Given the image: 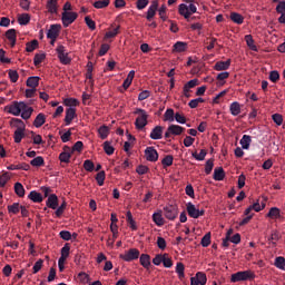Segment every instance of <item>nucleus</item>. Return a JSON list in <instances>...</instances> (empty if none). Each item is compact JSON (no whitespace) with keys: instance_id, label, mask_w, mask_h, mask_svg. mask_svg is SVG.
<instances>
[{"instance_id":"obj_1","label":"nucleus","mask_w":285,"mask_h":285,"mask_svg":"<svg viewBox=\"0 0 285 285\" xmlns=\"http://www.w3.org/2000/svg\"><path fill=\"white\" fill-rule=\"evenodd\" d=\"M11 124L16 128V131L13 134L14 142L21 144V140L23 139V137H26V124L19 118H13L11 120Z\"/></svg>"},{"instance_id":"obj_2","label":"nucleus","mask_w":285,"mask_h":285,"mask_svg":"<svg viewBox=\"0 0 285 285\" xmlns=\"http://www.w3.org/2000/svg\"><path fill=\"white\" fill-rule=\"evenodd\" d=\"M183 1L189 4H185V3L179 4V14H183V17L187 19V21H190V16L197 12V7L193 3L195 0H183Z\"/></svg>"},{"instance_id":"obj_3","label":"nucleus","mask_w":285,"mask_h":285,"mask_svg":"<svg viewBox=\"0 0 285 285\" xmlns=\"http://www.w3.org/2000/svg\"><path fill=\"white\" fill-rule=\"evenodd\" d=\"M135 115H139L136 118V122H135L137 130H144V128L148 126V114L146 112V110L137 108L135 111Z\"/></svg>"},{"instance_id":"obj_4","label":"nucleus","mask_w":285,"mask_h":285,"mask_svg":"<svg viewBox=\"0 0 285 285\" xmlns=\"http://www.w3.org/2000/svg\"><path fill=\"white\" fill-rule=\"evenodd\" d=\"M248 279H255V274L252 271H243L232 274V284H237V282H248Z\"/></svg>"},{"instance_id":"obj_5","label":"nucleus","mask_w":285,"mask_h":285,"mask_svg":"<svg viewBox=\"0 0 285 285\" xmlns=\"http://www.w3.org/2000/svg\"><path fill=\"white\" fill-rule=\"evenodd\" d=\"M186 210L193 219H199V217H204L206 213V210L199 209V207L195 206L191 202L186 204Z\"/></svg>"},{"instance_id":"obj_6","label":"nucleus","mask_w":285,"mask_h":285,"mask_svg":"<svg viewBox=\"0 0 285 285\" xmlns=\"http://www.w3.org/2000/svg\"><path fill=\"white\" fill-rule=\"evenodd\" d=\"M56 52L58 55V59L62 66H69L71 63L72 59L68 57V51H66V47L63 45H59L56 48Z\"/></svg>"},{"instance_id":"obj_7","label":"nucleus","mask_w":285,"mask_h":285,"mask_svg":"<svg viewBox=\"0 0 285 285\" xmlns=\"http://www.w3.org/2000/svg\"><path fill=\"white\" fill-rule=\"evenodd\" d=\"M78 17H79V14L77 12L63 11L62 16H61V21H62L63 28H68V26H72V23H75V21H77Z\"/></svg>"},{"instance_id":"obj_8","label":"nucleus","mask_w":285,"mask_h":285,"mask_svg":"<svg viewBox=\"0 0 285 285\" xmlns=\"http://www.w3.org/2000/svg\"><path fill=\"white\" fill-rule=\"evenodd\" d=\"M139 249L130 248L129 250L125 252V254H120L119 258L124 259V262H135V259H139Z\"/></svg>"},{"instance_id":"obj_9","label":"nucleus","mask_w":285,"mask_h":285,"mask_svg":"<svg viewBox=\"0 0 285 285\" xmlns=\"http://www.w3.org/2000/svg\"><path fill=\"white\" fill-rule=\"evenodd\" d=\"M26 108V102L21 101V102H17L14 101L10 107L8 112H10V115H13L14 117H19V115H21V110H24Z\"/></svg>"},{"instance_id":"obj_10","label":"nucleus","mask_w":285,"mask_h":285,"mask_svg":"<svg viewBox=\"0 0 285 285\" xmlns=\"http://www.w3.org/2000/svg\"><path fill=\"white\" fill-rule=\"evenodd\" d=\"M208 278L203 272L196 273L194 277L190 278V285H206Z\"/></svg>"},{"instance_id":"obj_11","label":"nucleus","mask_w":285,"mask_h":285,"mask_svg":"<svg viewBox=\"0 0 285 285\" xmlns=\"http://www.w3.org/2000/svg\"><path fill=\"white\" fill-rule=\"evenodd\" d=\"M164 215L167 219H175L178 215L176 205H168L164 207Z\"/></svg>"},{"instance_id":"obj_12","label":"nucleus","mask_w":285,"mask_h":285,"mask_svg":"<svg viewBox=\"0 0 285 285\" xmlns=\"http://www.w3.org/2000/svg\"><path fill=\"white\" fill-rule=\"evenodd\" d=\"M145 157L147 161H157L159 159V154L155 147H147L145 150Z\"/></svg>"},{"instance_id":"obj_13","label":"nucleus","mask_w":285,"mask_h":285,"mask_svg":"<svg viewBox=\"0 0 285 285\" xmlns=\"http://www.w3.org/2000/svg\"><path fill=\"white\" fill-rule=\"evenodd\" d=\"M60 32L61 24H51L47 32V39H57Z\"/></svg>"},{"instance_id":"obj_14","label":"nucleus","mask_w":285,"mask_h":285,"mask_svg":"<svg viewBox=\"0 0 285 285\" xmlns=\"http://www.w3.org/2000/svg\"><path fill=\"white\" fill-rule=\"evenodd\" d=\"M75 117H77V109H75V107L67 108L66 116H65V126H70Z\"/></svg>"},{"instance_id":"obj_15","label":"nucleus","mask_w":285,"mask_h":285,"mask_svg":"<svg viewBox=\"0 0 285 285\" xmlns=\"http://www.w3.org/2000/svg\"><path fill=\"white\" fill-rule=\"evenodd\" d=\"M62 153L59 155V161L61 164H70V157H72V151L70 150V147L65 146Z\"/></svg>"},{"instance_id":"obj_16","label":"nucleus","mask_w":285,"mask_h":285,"mask_svg":"<svg viewBox=\"0 0 285 285\" xmlns=\"http://www.w3.org/2000/svg\"><path fill=\"white\" fill-rule=\"evenodd\" d=\"M157 8H159V2H157V0H154L147 10V21H153L155 14H157Z\"/></svg>"},{"instance_id":"obj_17","label":"nucleus","mask_w":285,"mask_h":285,"mask_svg":"<svg viewBox=\"0 0 285 285\" xmlns=\"http://www.w3.org/2000/svg\"><path fill=\"white\" fill-rule=\"evenodd\" d=\"M177 121L179 122V111L175 112L173 109H167L164 114V121Z\"/></svg>"},{"instance_id":"obj_18","label":"nucleus","mask_w":285,"mask_h":285,"mask_svg":"<svg viewBox=\"0 0 285 285\" xmlns=\"http://www.w3.org/2000/svg\"><path fill=\"white\" fill-rule=\"evenodd\" d=\"M46 204H47V208L57 210V208L59 207V197H57L56 194H50Z\"/></svg>"},{"instance_id":"obj_19","label":"nucleus","mask_w":285,"mask_h":285,"mask_svg":"<svg viewBox=\"0 0 285 285\" xmlns=\"http://www.w3.org/2000/svg\"><path fill=\"white\" fill-rule=\"evenodd\" d=\"M199 86L198 79H191L184 86V95L185 97H190V89Z\"/></svg>"},{"instance_id":"obj_20","label":"nucleus","mask_w":285,"mask_h":285,"mask_svg":"<svg viewBox=\"0 0 285 285\" xmlns=\"http://www.w3.org/2000/svg\"><path fill=\"white\" fill-rule=\"evenodd\" d=\"M6 37L10 41L11 48H14V46H17V30L16 29L7 30Z\"/></svg>"},{"instance_id":"obj_21","label":"nucleus","mask_w":285,"mask_h":285,"mask_svg":"<svg viewBox=\"0 0 285 285\" xmlns=\"http://www.w3.org/2000/svg\"><path fill=\"white\" fill-rule=\"evenodd\" d=\"M163 135H164V127H161V126H156V127L151 130L149 137H150V139L157 140V139H161Z\"/></svg>"},{"instance_id":"obj_22","label":"nucleus","mask_w":285,"mask_h":285,"mask_svg":"<svg viewBox=\"0 0 285 285\" xmlns=\"http://www.w3.org/2000/svg\"><path fill=\"white\" fill-rule=\"evenodd\" d=\"M28 199L33 202V204H41V202H43V196L41 195V193H38L37 190H32L29 193Z\"/></svg>"},{"instance_id":"obj_23","label":"nucleus","mask_w":285,"mask_h":285,"mask_svg":"<svg viewBox=\"0 0 285 285\" xmlns=\"http://www.w3.org/2000/svg\"><path fill=\"white\" fill-rule=\"evenodd\" d=\"M225 177H226V173L224 171L223 167H216L214 169V179H215V181H224Z\"/></svg>"},{"instance_id":"obj_24","label":"nucleus","mask_w":285,"mask_h":285,"mask_svg":"<svg viewBox=\"0 0 285 285\" xmlns=\"http://www.w3.org/2000/svg\"><path fill=\"white\" fill-rule=\"evenodd\" d=\"M47 10L50 14H57L58 12V0H48Z\"/></svg>"},{"instance_id":"obj_25","label":"nucleus","mask_w":285,"mask_h":285,"mask_svg":"<svg viewBox=\"0 0 285 285\" xmlns=\"http://www.w3.org/2000/svg\"><path fill=\"white\" fill-rule=\"evenodd\" d=\"M171 135H179V126L177 125H170L167 129V131L165 132V139H170Z\"/></svg>"},{"instance_id":"obj_26","label":"nucleus","mask_w":285,"mask_h":285,"mask_svg":"<svg viewBox=\"0 0 285 285\" xmlns=\"http://www.w3.org/2000/svg\"><path fill=\"white\" fill-rule=\"evenodd\" d=\"M228 68H230V59L226 61H218L214 66V69L217 70L218 72L222 70H228Z\"/></svg>"},{"instance_id":"obj_27","label":"nucleus","mask_w":285,"mask_h":285,"mask_svg":"<svg viewBox=\"0 0 285 285\" xmlns=\"http://www.w3.org/2000/svg\"><path fill=\"white\" fill-rule=\"evenodd\" d=\"M229 110H230V115H233V117H237V115H239L242 112V105H239V102H237V101H234L230 104Z\"/></svg>"},{"instance_id":"obj_28","label":"nucleus","mask_w":285,"mask_h":285,"mask_svg":"<svg viewBox=\"0 0 285 285\" xmlns=\"http://www.w3.org/2000/svg\"><path fill=\"white\" fill-rule=\"evenodd\" d=\"M266 217H268L269 219H279V217H282V213L279 208L272 207L267 213Z\"/></svg>"},{"instance_id":"obj_29","label":"nucleus","mask_w":285,"mask_h":285,"mask_svg":"<svg viewBox=\"0 0 285 285\" xmlns=\"http://www.w3.org/2000/svg\"><path fill=\"white\" fill-rule=\"evenodd\" d=\"M41 78H39L38 76H31L27 79V86L28 88H33L37 89L39 87V80Z\"/></svg>"},{"instance_id":"obj_30","label":"nucleus","mask_w":285,"mask_h":285,"mask_svg":"<svg viewBox=\"0 0 285 285\" xmlns=\"http://www.w3.org/2000/svg\"><path fill=\"white\" fill-rule=\"evenodd\" d=\"M32 112H35V109L32 107H28V105L24 104V109H21V117L24 120L30 119V117H32Z\"/></svg>"},{"instance_id":"obj_31","label":"nucleus","mask_w":285,"mask_h":285,"mask_svg":"<svg viewBox=\"0 0 285 285\" xmlns=\"http://www.w3.org/2000/svg\"><path fill=\"white\" fill-rule=\"evenodd\" d=\"M252 141H253V139L250 138L249 135H244L240 139V146H242L243 150H248V148H250Z\"/></svg>"},{"instance_id":"obj_32","label":"nucleus","mask_w":285,"mask_h":285,"mask_svg":"<svg viewBox=\"0 0 285 285\" xmlns=\"http://www.w3.org/2000/svg\"><path fill=\"white\" fill-rule=\"evenodd\" d=\"M98 135H99L100 139H108V135H110V128L106 125H102L98 129Z\"/></svg>"},{"instance_id":"obj_33","label":"nucleus","mask_w":285,"mask_h":285,"mask_svg":"<svg viewBox=\"0 0 285 285\" xmlns=\"http://www.w3.org/2000/svg\"><path fill=\"white\" fill-rule=\"evenodd\" d=\"M8 170H30V165L22 163L19 165H9L7 167Z\"/></svg>"},{"instance_id":"obj_34","label":"nucleus","mask_w":285,"mask_h":285,"mask_svg":"<svg viewBox=\"0 0 285 285\" xmlns=\"http://www.w3.org/2000/svg\"><path fill=\"white\" fill-rule=\"evenodd\" d=\"M245 41L247 43V47L249 50H253V52H257V46L255 45V40L253 39V36L246 35L245 36Z\"/></svg>"},{"instance_id":"obj_35","label":"nucleus","mask_w":285,"mask_h":285,"mask_svg":"<svg viewBox=\"0 0 285 285\" xmlns=\"http://www.w3.org/2000/svg\"><path fill=\"white\" fill-rule=\"evenodd\" d=\"M30 165L33 166L35 168H41V166H46V160L43 159V157L38 156L30 160Z\"/></svg>"},{"instance_id":"obj_36","label":"nucleus","mask_w":285,"mask_h":285,"mask_svg":"<svg viewBox=\"0 0 285 285\" xmlns=\"http://www.w3.org/2000/svg\"><path fill=\"white\" fill-rule=\"evenodd\" d=\"M46 124V116L43 114H38L36 119L33 120L35 128H41Z\"/></svg>"},{"instance_id":"obj_37","label":"nucleus","mask_w":285,"mask_h":285,"mask_svg":"<svg viewBox=\"0 0 285 285\" xmlns=\"http://www.w3.org/2000/svg\"><path fill=\"white\" fill-rule=\"evenodd\" d=\"M140 264L144 268L149 269L150 268V255L148 254H141L140 255Z\"/></svg>"},{"instance_id":"obj_38","label":"nucleus","mask_w":285,"mask_h":285,"mask_svg":"<svg viewBox=\"0 0 285 285\" xmlns=\"http://www.w3.org/2000/svg\"><path fill=\"white\" fill-rule=\"evenodd\" d=\"M229 17L232 21L234 23H237L238 26H242V23H244V16H242L240 13L232 12Z\"/></svg>"},{"instance_id":"obj_39","label":"nucleus","mask_w":285,"mask_h":285,"mask_svg":"<svg viewBox=\"0 0 285 285\" xmlns=\"http://www.w3.org/2000/svg\"><path fill=\"white\" fill-rule=\"evenodd\" d=\"M14 193L18 195V197H26V188L21 183L14 184Z\"/></svg>"},{"instance_id":"obj_40","label":"nucleus","mask_w":285,"mask_h":285,"mask_svg":"<svg viewBox=\"0 0 285 285\" xmlns=\"http://www.w3.org/2000/svg\"><path fill=\"white\" fill-rule=\"evenodd\" d=\"M119 30H121V26L118 24L114 30L105 33V39H115L119 35Z\"/></svg>"},{"instance_id":"obj_41","label":"nucleus","mask_w":285,"mask_h":285,"mask_svg":"<svg viewBox=\"0 0 285 285\" xmlns=\"http://www.w3.org/2000/svg\"><path fill=\"white\" fill-rule=\"evenodd\" d=\"M126 217H127V224L129 225L131 230H137V223L132 218V213L127 212Z\"/></svg>"},{"instance_id":"obj_42","label":"nucleus","mask_w":285,"mask_h":285,"mask_svg":"<svg viewBox=\"0 0 285 285\" xmlns=\"http://www.w3.org/2000/svg\"><path fill=\"white\" fill-rule=\"evenodd\" d=\"M108 6H110V0H98L94 2V8H96L97 10L108 8Z\"/></svg>"},{"instance_id":"obj_43","label":"nucleus","mask_w":285,"mask_h":285,"mask_svg":"<svg viewBox=\"0 0 285 285\" xmlns=\"http://www.w3.org/2000/svg\"><path fill=\"white\" fill-rule=\"evenodd\" d=\"M274 266H276V268H278L279 271H285V258L282 256L276 257Z\"/></svg>"},{"instance_id":"obj_44","label":"nucleus","mask_w":285,"mask_h":285,"mask_svg":"<svg viewBox=\"0 0 285 285\" xmlns=\"http://www.w3.org/2000/svg\"><path fill=\"white\" fill-rule=\"evenodd\" d=\"M18 22L20 26H28L30 23V14L22 13L18 18Z\"/></svg>"},{"instance_id":"obj_45","label":"nucleus","mask_w":285,"mask_h":285,"mask_svg":"<svg viewBox=\"0 0 285 285\" xmlns=\"http://www.w3.org/2000/svg\"><path fill=\"white\" fill-rule=\"evenodd\" d=\"M26 46L27 52H35V50H37V48L39 47V41L32 40L31 42H27Z\"/></svg>"},{"instance_id":"obj_46","label":"nucleus","mask_w":285,"mask_h":285,"mask_svg":"<svg viewBox=\"0 0 285 285\" xmlns=\"http://www.w3.org/2000/svg\"><path fill=\"white\" fill-rule=\"evenodd\" d=\"M102 148L106 153V155H115V147H112V145H110V141H105L102 145Z\"/></svg>"},{"instance_id":"obj_47","label":"nucleus","mask_w":285,"mask_h":285,"mask_svg":"<svg viewBox=\"0 0 285 285\" xmlns=\"http://www.w3.org/2000/svg\"><path fill=\"white\" fill-rule=\"evenodd\" d=\"M63 104L68 108H75V107L79 106V100H77L75 98H67V99H65Z\"/></svg>"},{"instance_id":"obj_48","label":"nucleus","mask_w":285,"mask_h":285,"mask_svg":"<svg viewBox=\"0 0 285 285\" xmlns=\"http://www.w3.org/2000/svg\"><path fill=\"white\" fill-rule=\"evenodd\" d=\"M153 220L156 224V226H164V217L160 213H155L153 215Z\"/></svg>"},{"instance_id":"obj_49","label":"nucleus","mask_w":285,"mask_h":285,"mask_svg":"<svg viewBox=\"0 0 285 285\" xmlns=\"http://www.w3.org/2000/svg\"><path fill=\"white\" fill-rule=\"evenodd\" d=\"M45 59H46V53H36L33 58V65L41 66Z\"/></svg>"},{"instance_id":"obj_50","label":"nucleus","mask_w":285,"mask_h":285,"mask_svg":"<svg viewBox=\"0 0 285 285\" xmlns=\"http://www.w3.org/2000/svg\"><path fill=\"white\" fill-rule=\"evenodd\" d=\"M96 181L98 184V186H104V181H106V171H99L96 175Z\"/></svg>"},{"instance_id":"obj_51","label":"nucleus","mask_w":285,"mask_h":285,"mask_svg":"<svg viewBox=\"0 0 285 285\" xmlns=\"http://www.w3.org/2000/svg\"><path fill=\"white\" fill-rule=\"evenodd\" d=\"M21 206L19 203H13L12 205L8 206V213H11L12 215H17L20 210Z\"/></svg>"},{"instance_id":"obj_52","label":"nucleus","mask_w":285,"mask_h":285,"mask_svg":"<svg viewBox=\"0 0 285 285\" xmlns=\"http://www.w3.org/2000/svg\"><path fill=\"white\" fill-rule=\"evenodd\" d=\"M203 248H208L210 246V233H207L204 235V237L200 240Z\"/></svg>"},{"instance_id":"obj_53","label":"nucleus","mask_w":285,"mask_h":285,"mask_svg":"<svg viewBox=\"0 0 285 285\" xmlns=\"http://www.w3.org/2000/svg\"><path fill=\"white\" fill-rule=\"evenodd\" d=\"M60 253H61V257H65L68 259V257H70V244L66 243L61 248Z\"/></svg>"},{"instance_id":"obj_54","label":"nucleus","mask_w":285,"mask_h":285,"mask_svg":"<svg viewBox=\"0 0 285 285\" xmlns=\"http://www.w3.org/2000/svg\"><path fill=\"white\" fill-rule=\"evenodd\" d=\"M215 167V161L213 159H208L205 164V173L206 175H210L213 173V168Z\"/></svg>"},{"instance_id":"obj_55","label":"nucleus","mask_w":285,"mask_h":285,"mask_svg":"<svg viewBox=\"0 0 285 285\" xmlns=\"http://www.w3.org/2000/svg\"><path fill=\"white\" fill-rule=\"evenodd\" d=\"M83 168L87 170V173H92V170H95V163H92L90 159H87L83 161Z\"/></svg>"},{"instance_id":"obj_56","label":"nucleus","mask_w":285,"mask_h":285,"mask_svg":"<svg viewBox=\"0 0 285 285\" xmlns=\"http://www.w3.org/2000/svg\"><path fill=\"white\" fill-rule=\"evenodd\" d=\"M10 181V174L6 171L0 176V187L3 188Z\"/></svg>"},{"instance_id":"obj_57","label":"nucleus","mask_w":285,"mask_h":285,"mask_svg":"<svg viewBox=\"0 0 285 285\" xmlns=\"http://www.w3.org/2000/svg\"><path fill=\"white\" fill-rule=\"evenodd\" d=\"M206 155H207V151L205 149H202L199 151V154L197 153H194L193 154V157L197 160V161H204V159H206Z\"/></svg>"},{"instance_id":"obj_58","label":"nucleus","mask_w":285,"mask_h":285,"mask_svg":"<svg viewBox=\"0 0 285 285\" xmlns=\"http://www.w3.org/2000/svg\"><path fill=\"white\" fill-rule=\"evenodd\" d=\"M199 104H204V98H195L188 102L189 108H197Z\"/></svg>"},{"instance_id":"obj_59","label":"nucleus","mask_w":285,"mask_h":285,"mask_svg":"<svg viewBox=\"0 0 285 285\" xmlns=\"http://www.w3.org/2000/svg\"><path fill=\"white\" fill-rule=\"evenodd\" d=\"M272 119L276 126H282V124H284V117L281 114H274Z\"/></svg>"},{"instance_id":"obj_60","label":"nucleus","mask_w":285,"mask_h":285,"mask_svg":"<svg viewBox=\"0 0 285 285\" xmlns=\"http://www.w3.org/2000/svg\"><path fill=\"white\" fill-rule=\"evenodd\" d=\"M85 22L88 26L89 30H97V23L90 19V16L85 17Z\"/></svg>"},{"instance_id":"obj_61","label":"nucleus","mask_w":285,"mask_h":285,"mask_svg":"<svg viewBox=\"0 0 285 285\" xmlns=\"http://www.w3.org/2000/svg\"><path fill=\"white\" fill-rule=\"evenodd\" d=\"M41 268H43V259H38L35 265H33V275H37V273H39V271H41Z\"/></svg>"},{"instance_id":"obj_62","label":"nucleus","mask_w":285,"mask_h":285,"mask_svg":"<svg viewBox=\"0 0 285 285\" xmlns=\"http://www.w3.org/2000/svg\"><path fill=\"white\" fill-rule=\"evenodd\" d=\"M150 3V0H137L136 8L137 10H144L148 4Z\"/></svg>"},{"instance_id":"obj_63","label":"nucleus","mask_w":285,"mask_h":285,"mask_svg":"<svg viewBox=\"0 0 285 285\" xmlns=\"http://www.w3.org/2000/svg\"><path fill=\"white\" fill-rule=\"evenodd\" d=\"M66 206H68V204L66 203V200H63L62 204L56 210V217H61V215H63Z\"/></svg>"},{"instance_id":"obj_64","label":"nucleus","mask_w":285,"mask_h":285,"mask_svg":"<svg viewBox=\"0 0 285 285\" xmlns=\"http://www.w3.org/2000/svg\"><path fill=\"white\" fill-rule=\"evenodd\" d=\"M276 12L281 14V17H285V1H281L276 7Z\"/></svg>"}]
</instances>
